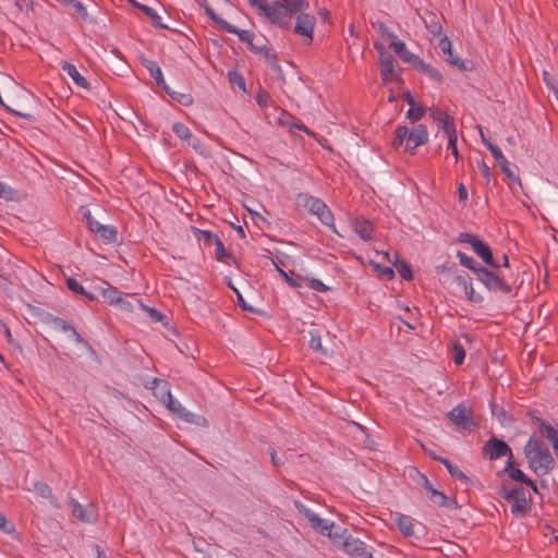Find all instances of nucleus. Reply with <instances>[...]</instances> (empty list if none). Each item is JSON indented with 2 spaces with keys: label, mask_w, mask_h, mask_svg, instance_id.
Segmentation results:
<instances>
[{
  "label": "nucleus",
  "mask_w": 558,
  "mask_h": 558,
  "mask_svg": "<svg viewBox=\"0 0 558 558\" xmlns=\"http://www.w3.org/2000/svg\"><path fill=\"white\" fill-rule=\"evenodd\" d=\"M104 284H106L108 287L96 286V287H94V290L96 292L100 293L104 296V299L111 305L112 304L116 305L122 301L120 291H118L117 288L111 287L108 282H104Z\"/></svg>",
  "instance_id": "obj_25"
},
{
  "label": "nucleus",
  "mask_w": 558,
  "mask_h": 558,
  "mask_svg": "<svg viewBox=\"0 0 558 558\" xmlns=\"http://www.w3.org/2000/svg\"><path fill=\"white\" fill-rule=\"evenodd\" d=\"M228 78L230 83L236 85L239 88L245 92V82L243 76L236 71H229Z\"/></svg>",
  "instance_id": "obj_48"
},
{
  "label": "nucleus",
  "mask_w": 558,
  "mask_h": 558,
  "mask_svg": "<svg viewBox=\"0 0 558 558\" xmlns=\"http://www.w3.org/2000/svg\"><path fill=\"white\" fill-rule=\"evenodd\" d=\"M476 279L481 281L489 291L493 292H502V293H511L512 288L507 283L504 276L498 271V269L493 270L486 267H482V269H476Z\"/></svg>",
  "instance_id": "obj_5"
},
{
  "label": "nucleus",
  "mask_w": 558,
  "mask_h": 558,
  "mask_svg": "<svg viewBox=\"0 0 558 558\" xmlns=\"http://www.w3.org/2000/svg\"><path fill=\"white\" fill-rule=\"evenodd\" d=\"M96 234L101 240L114 242L117 236V230L112 226L101 225L100 227H98V231L96 232Z\"/></svg>",
  "instance_id": "obj_34"
},
{
  "label": "nucleus",
  "mask_w": 558,
  "mask_h": 558,
  "mask_svg": "<svg viewBox=\"0 0 558 558\" xmlns=\"http://www.w3.org/2000/svg\"><path fill=\"white\" fill-rule=\"evenodd\" d=\"M34 315L37 317V319L47 326H50L51 328L56 330H61L66 332L69 329H72V326L66 323L64 319L52 315L49 312H46L41 308H36L34 312Z\"/></svg>",
  "instance_id": "obj_14"
},
{
  "label": "nucleus",
  "mask_w": 558,
  "mask_h": 558,
  "mask_svg": "<svg viewBox=\"0 0 558 558\" xmlns=\"http://www.w3.org/2000/svg\"><path fill=\"white\" fill-rule=\"evenodd\" d=\"M476 255L483 259L485 264H487L493 269H499L501 264L499 260L494 258L490 246H472ZM502 266H509V258L506 254L501 256Z\"/></svg>",
  "instance_id": "obj_18"
},
{
  "label": "nucleus",
  "mask_w": 558,
  "mask_h": 558,
  "mask_svg": "<svg viewBox=\"0 0 558 558\" xmlns=\"http://www.w3.org/2000/svg\"><path fill=\"white\" fill-rule=\"evenodd\" d=\"M35 489L44 498L51 497V488L46 483H43V482L35 483Z\"/></svg>",
  "instance_id": "obj_57"
},
{
  "label": "nucleus",
  "mask_w": 558,
  "mask_h": 558,
  "mask_svg": "<svg viewBox=\"0 0 558 558\" xmlns=\"http://www.w3.org/2000/svg\"><path fill=\"white\" fill-rule=\"evenodd\" d=\"M453 361L457 365H461L465 357V350L462 344L454 342L453 343Z\"/></svg>",
  "instance_id": "obj_44"
},
{
  "label": "nucleus",
  "mask_w": 558,
  "mask_h": 558,
  "mask_svg": "<svg viewBox=\"0 0 558 558\" xmlns=\"http://www.w3.org/2000/svg\"><path fill=\"white\" fill-rule=\"evenodd\" d=\"M464 293L470 302L482 303L484 301V298L474 291L472 283L464 289Z\"/></svg>",
  "instance_id": "obj_50"
},
{
  "label": "nucleus",
  "mask_w": 558,
  "mask_h": 558,
  "mask_svg": "<svg viewBox=\"0 0 558 558\" xmlns=\"http://www.w3.org/2000/svg\"><path fill=\"white\" fill-rule=\"evenodd\" d=\"M502 472L511 480L529 486L534 493H538L535 482L526 476L520 469L514 468L513 457H509V459H507L506 466Z\"/></svg>",
  "instance_id": "obj_15"
},
{
  "label": "nucleus",
  "mask_w": 558,
  "mask_h": 558,
  "mask_svg": "<svg viewBox=\"0 0 558 558\" xmlns=\"http://www.w3.org/2000/svg\"><path fill=\"white\" fill-rule=\"evenodd\" d=\"M500 498L511 504V512L517 517H525L531 511V499L526 498L522 486L509 488L505 482L498 492Z\"/></svg>",
  "instance_id": "obj_3"
},
{
  "label": "nucleus",
  "mask_w": 558,
  "mask_h": 558,
  "mask_svg": "<svg viewBox=\"0 0 558 558\" xmlns=\"http://www.w3.org/2000/svg\"><path fill=\"white\" fill-rule=\"evenodd\" d=\"M433 460L442 463L447 471L449 472V474L452 477L461 481L462 484L468 486L472 483L471 478L468 475H465L461 470H459L458 466L453 465L447 458H442L440 456H433Z\"/></svg>",
  "instance_id": "obj_22"
},
{
  "label": "nucleus",
  "mask_w": 558,
  "mask_h": 558,
  "mask_svg": "<svg viewBox=\"0 0 558 558\" xmlns=\"http://www.w3.org/2000/svg\"><path fill=\"white\" fill-rule=\"evenodd\" d=\"M437 47L440 50L442 57H445L452 49V44L447 36H444L439 39Z\"/></svg>",
  "instance_id": "obj_54"
},
{
  "label": "nucleus",
  "mask_w": 558,
  "mask_h": 558,
  "mask_svg": "<svg viewBox=\"0 0 558 558\" xmlns=\"http://www.w3.org/2000/svg\"><path fill=\"white\" fill-rule=\"evenodd\" d=\"M66 287L75 294L82 295L85 293V288L75 278L69 277L66 279Z\"/></svg>",
  "instance_id": "obj_49"
},
{
  "label": "nucleus",
  "mask_w": 558,
  "mask_h": 558,
  "mask_svg": "<svg viewBox=\"0 0 558 558\" xmlns=\"http://www.w3.org/2000/svg\"><path fill=\"white\" fill-rule=\"evenodd\" d=\"M296 23L294 26V33L304 37L305 44H311L313 40L314 29L316 25V19L314 15L306 13H296Z\"/></svg>",
  "instance_id": "obj_11"
},
{
  "label": "nucleus",
  "mask_w": 558,
  "mask_h": 558,
  "mask_svg": "<svg viewBox=\"0 0 558 558\" xmlns=\"http://www.w3.org/2000/svg\"><path fill=\"white\" fill-rule=\"evenodd\" d=\"M458 240H459L460 244H472V245L484 244L475 235H472V234H469V233H461Z\"/></svg>",
  "instance_id": "obj_55"
},
{
  "label": "nucleus",
  "mask_w": 558,
  "mask_h": 558,
  "mask_svg": "<svg viewBox=\"0 0 558 558\" xmlns=\"http://www.w3.org/2000/svg\"><path fill=\"white\" fill-rule=\"evenodd\" d=\"M138 8H141L146 13V15L151 19V21L155 24H157V25H159L161 27H166L165 25H162L160 23L161 17L158 15V13L154 9H151V8L147 7V5H138Z\"/></svg>",
  "instance_id": "obj_53"
},
{
  "label": "nucleus",
  "mask_w": 558,
  "mask_h": 558,
  "mask_svg": "<svg viewBox=\"0 0 558 558\" xmlns=\"http://www.w3.org/2000/svg\"><path fill=\"white\" fill-rule=\"evenodd\" d=\"M524 456L527 459L529 468L538 476L548 474L555 468V459L546 444L531 436L524 448Z\"/></svg>",
  "instance_id": "obj_1"
},
{
  "label": "nucleus",
  "mask_w": 558,
  "mask_h": 558,
  "mask_svg": "<svg viewBox=\"0 0 558 558\" xmlns=\"http://www.w3.org/2000/svg\"><path fill=\"white\" fill-rule=\"evenodd\" d=\"M304 207L312 213L313 215L317 216V218L326 226L333 228V216L327 205L320 201L319 198H316L314 196H306L304 198Z\"/></svg>",
  "instance_id": "obj_9"
},
{
  "label": "nucleus",
  "mask_w": 558,
  "mask_h": 558,
  "mask_svg": "<svg viewBox=\"0 0 558 558\" xmlns=\"http://www.w3.org/2000/svg\"><path fill=\"white\" fill-rule=\"evenodd\" d=\"M390 39L389 47L393 49V51L405 62L411 64H417L420 59L416 54L412 53L408 48L404 41L399 40L396 35L388 34Z\"/></svg>",
  "instance_id": "obj_16"
},
{
  "label": "nucleus",
  "mask_w": 558,
  "mask_h": 558,
  "mask_svg": "<svg viewBox=\"0 0 558 558\" xmlns=\"http://www.w3.org/2000/svg\"><path fill=\"white\" fill-rule=\"evenodd\" d=\"M230 288L233 289V291L235 292L236 294V303L243 310V311H246V312H252V313H259V311L255 310L254 307H252L251 305H248L246 303V301L244 300L243 295L230 283L229 284Z\"/></svg>",
  "instance_id": "obj_47"
},
{
  "label": "nucleus",
  "mask_w": 558,
  "mask_h": 558,
  "mask_svg": "<svg viewBox=\"0 0 558 558\" xmlns=\"http://www.w3.org/2000/svg\"><path fill=\"white\" fill-rule=\"evenodd\" d=\"M268 101H269V96L266 92H258V94L256 95V102L258 104L259 107L264 108L268 105Z\"/></svg>",
  "instance_id": "obj_64"
},
{
  "label": "nucleus",
  "mask_w": 558,
  "mask_h": 558,
  "mask_svg": "<svg viewBox=\"0 0 558 558\" xmlns=\"http://www.w3.org/2000/svg\"><path fill=\"white\" fill-rule=\"evenodd\" d=\"M146 68L149 71L150 75L156 80V82L159 85H163L165 84V80H163V76H162L161 69L159 68V65L156 62L148 61L147 64H146Z\"/></svg>",
  "instance_id": "obj_37"
},
{
  "label": "nucleus",
  "mask_w": 558,
  "mask_h": 558,
  "mask_svg": "<svg viewBox=\"0 0 558 558\" xmlns=\"http://www.w3.org/2000/svg\"><path fill=\"white\" fill-rule=\"evenodd\" d=\"M395 523L397 524L399 531L402 533L404 537H414V523L413 519L410 515H405L402 513L395 514Z\"/></svg>",
  "instance_id": "obj_23"
},
{
  "label": "nucleus",
  "mask_w": 558,
  "mask_h": 558,
  "mask_svg": "<svg viewBox=\"0 0 558 558\" xmlns=\"http://www.w3.org/2000/svg\"><path fill=\"white\" fill-rule=\"evenodd\" d=\"M416 476H417V484L422 485L424 489L426 490V494L429 493L430 489H433V485L427 478V476L421 472H418L416 469H414Z\"/></svg>",
  "instance_id": "obj_56"
},
{
  "label": "nucleus",
  "mask_w": 558,
  "mask_h": 558,
  "mask_svg": "<svg viewBox=\"0 0 558 558\" xmlns=\"http://www.w3.org/2000/svg\"><path fill=\"white\" fill-rule=\"evenodd\" d=\"M427 496L430 499V501L437 505L438 507H445L449 509L458 507V504L454 498H449L448 496H446L444 492H440L435 487H433V489H430L429 493H427Z\"/></svg>",
  "instance_id": "obj_21"
},
{
  "label": "nucleus",
  "mask_w": 558,
  "mask_h": 558,
  "mask_svg": "<svg viewBox=\"0 0 558 558\" xmlns=\"http://www.w3.org/2000/svg\"><path fill=\"white\" fill-rule=\"evenodd\" d=\"M62 70L65 72L72 81L81 88L88 89L89 85L87 80L77 71L76 66L69 62L62 63Z\"/></svg>",
  "instance_id": "obj_27"
},
{
  "label": "nucleus",
  "mask_w": 558,
  "mask_h": 558,
  "mask_svg": "<svg viewBox=\"0 0 558 558\" xmlns=\"http://www.w3.org/2000/svg\"><path fill=\"white\" fill-rule=\"evenodd\" d=\"M12 257L13 255L5 248V246H0V271H4V265H9Z\"/></svg>",
  "instance_id": "obj_51"
},
{
  "label": "nucleus",
  "mask_w": 558,
  "mask_h": 558,
  "mask_svg": "<svg viewBox=\"0 0 558 558\" xmlns=\"http://www.w3.org/2000/svg\"><path fill=\"white\" fill-rule=\"evenodd\" d=\"M543 81L549 90L558 85V82L550 75L548 71H543Z\"/></svg>",
  "instance_id": "obj_63"
},
{
  "label": "nucleus",
  "mask_w": 558,
  "mask_h": 558,
  "mask_svg": "<svg viewBox=\"0 0 558 558\" xmlns=\"http://www.w3.org/2000/svg\"><path fill=\"white\" fill-rule=\"evenodd\" d=\"M482 453L484 458H488L489 460H496L504 456L513 457L512 450L509 445L495 436L490 437L482 448Z\"/></svg>",
  "instance_id": "obj_7"
},
{
  "label": "nucleus",
  "mask_w": 558,
  "mask_h": 558,
  "mask_svg": "<svg viewBox=\"0 0 558 558\" xmlns=\"http://www.w3.org/2000/svg\"><path fill=\"white\" fill-rule=\"evenodd\" d=\"M539 430L542 433V436L548 439L553 447L558 445V429L548 424L545 421H541L539 423Z\"/></svg>",
  "instance_id": "obj_30"
},
{
  "label": "nucleus",
  "mask_w": 558,
  "mask_h": 558,
  "mask_svg": "<svg viewBox=\"0 0 558 558\" xmlns=\"http://www.w3.org/2000/svg\"><path fill=\"white\" fill-rule=\"evenodd\" d=\"M356 258L361 262V264L369 265L374 268V270L377 272L378 277L385 280H391L395 277V271L391 266H385L383 265L384 260H387L391 264V252H381L374 250L372 255H367L366 258L362 256H356Z\"/></svg>",
  "instance_id": "obj_4"
},
{
  "label": "nucleus",
  "mask_w": 558,
  "mask_h": 558,
  "mask_svg": "<svg viewBox=\"0 0 558 558\" xmlns=\"http://www.w3.org/2000/svg\"><path fill=\"white\" fill-rule=\"evenodd\" d=\"M202 8H204L206 14L217 24L219 25L223 19L218 16L214 9L209 5L207 0H195Z\"/></svg>",
  "instance_id": "obj_43"
},
{
  "label": "nucleus",
  "mask_w": 558,
  "mask_h": 558,
  "mask_svg": "<svg viewBox=\"0 0 558 558\" xmlns=\"http://www.w3.org/2000/svg\"><path fill=\"white\" fill-rule=\"evenodd\" d=\"M430 117L438 122L439 128L445 132L447 137L457 134L454 121L447 112L435 109L432 111Z\"/></svg>",
  "instance_id": "obj_19"
},
{
  "label": "nucleus",
  "mask_w": 558,
  "mask_h": 558,
  "mask_svg": "<svg viewBox=\"0 0 558 558\" xmlns=\"http://www.w3.org/2000/svg\"><path fill=\"white\" fill-rule=\"evenodd\" d=\"M192 238L196 242H204L206 244H221L220 240L209 230H201L195 227H191Z\"/></svg>",
  "instance_id": "obj_28"
},
{
  "label": "nucleus",
  "mask_w": 558,
  "mask_h": 558,
  "mask_svg": "<svg viewBox=\"0 0 558 558\" xmlns=\"http://www.w3.org/2000/svg\"><path fill=\"white\" fill-rule=\"evenodd\" d=\"M379 53V62L381 66V77L385 82H395L399 80V75L396 70V60L390 54L383 50L381 46L376 45Z\"/></svg>",
  "instance_id": "obj_13"
},
{
  "label": "nucleus",
  "mask_w": 558,
  "mask_h": 558,
  "mask_svg": "<svg viewBox=\"0 0 558 558\" xmlns=\"http://www.w3.org/2000/svg\"><path fill=\"white\" fill-rule=\"evenodd\" d=\"M277 123L289 125L292 129H298L307 132V128L300 121H295L289 113L282 111L280 117L277 119Z\"/></svg>",
  "instance_id": "obj_32"
},
{
  "label": "nucleus",
  "mask_w": 558,
  "mask_h": 558,
  "mask_svg": "<svg viewBox=\"0 0 558 558\" xmlns=\"http://www.w3.org/2000/svg\"><path fill=\"white\" fill-rule=\"evenodd\" d=\"M216 258L229 265L236 263L233 255L226 250V246H216Z\"/></svg>",
  "instance_id": "obj_39"
},
{
  "label": "nucleus",
  "mask_w": 558,
  "mask_h": 558,
  "mask_svg": "<svg viewBox=\"0 0 558 558\" xmlns=\"http://www.w3.org/2000/svg\"><path fill=\"white\" fill-rule=\"evenodd\" d=\"M353 230L361 241L367 242L373 240V225L364 218H356L353 222Z\"/></svg>",
  "instance_id": "obj_20"
},
{
  "label": "nucleus",
  "mask_w": 558,
  "mask_h": 558,
  "mask_svg": "<svg viewBox=\"0 0 558 558\" xmlns=\"http://www.w3.org/2000/svg\"><path fill=\"white\" fill-rule=\"evenodd\" d=\"M310 8L308 0H276L269 4L262 5L260 15L267 17L271 23L286 25L287 20L296 13H302Z\"/></svg>",
  "instance_id": "obj_2"
},
{
  "label": "nucleus",
  "mask_w": 558,
  "mask_h": 558,
  "mask_svg": "<svg viewBox=\"0 0 558 558\" xmlns=\"http://www.w3.org/2000/svg\"><path fill=\"white\" fill-rule=\"evenodd\" d=\"M279 274L291 288H301L302 287V281L304 280L302 277L293 278L288 272H286L283 269H279Z\"/></svg>",
  "instance_id": "obj_46"
},
{
  "label": "nucleus",
  "mask_w": 558,
  "mask_h": 558,
  "mask_svg": "<svg viewBox=\"0 0 558 558\" xmlns=\"http://www.w3.org/2000/svg\"><path fill=\"white\" fill-rule=\"evenodd\" d=\"M294 507L298 509V511L301 514H303L307 519L311 527L314 531L318 532L319 534L325 535L328 530L335 529V523L319 518L315 512H313L311 509H308L301 501L295 500Z\"/></svg>",
  "instance_id": "obj_8"
},
{
  "label": "nucleus",
  "mask_w": 558,
  "mask_h": 558,
  "mask_svg": "<svg viewBox=\"0 0 558 558\" xmlns=\"http://www.w3.org/2000/svg\"><path fill=\"white\" fill-rule=\"evenodd\" d=\"M447 417L454 424L459 432L472 433L478 426L473 418V411L461 403L447 413Z\"/></svg>",
  "instance_id": "obj_6"
},
{
  "label": "nucleus",
  "mask_w": 558,
  "mask_h": 558,
  "mask_svg": "<svg viewBox=\"0 0 558 558\" xmlns=\"http://www.w3.org/2000/svg\"><path fill=\"white\" fill-rule=\"evenodd\" d=\"M345 532L347 530L345 529H341V527H335V529H330L327 531V533L325 534V536H328L332 544L340 548L341 549V544L343 543V541L345 539Z\"/></svg>",
  "instance_id": "obj_33"
},
{
  "label": "nucleus",
  "mask_w": 558,
  "mask_h": 558,
  "mask_svg": "<svg viewBox=\"0 0 558 558\" xmlns=\"http://www.w3.org/2000/svg\"><path fill=\"white\" fill-rule=\"evenodd\" d=\"M428 141V132L425 125L418 124L414 126L408 136V141L405 143V149L413 151L418 146L427 143Z\"/></svg>",
  "instance_id": "obj_17"
},
{
  "label": "nucleus",
  "mask_w": 558,
  "mask_h": 558,
  "mask_svg": "<svg viewBox=\"0 0 558 558\" xmlns=\"http://www.w3.org/2000/svg\"><path fill=\"white\" fill-rule=\"evenodd\" d=\"M167 408L174 413L178 417L184 420L187 423H194L196 425H206V418L201 415H196L187 411L179 401L174 400L167 388Z\"/></svg>",
  "instance_id": "obj_10"
},
{
  "label": "nucleus",
  "mask_w": 558,
  "mask_h": 558,
  "mask_svg": "<svg viewBox=\"0 0 558 558\" xmlns=\"http://www.w3.org/2000/svg\"><path fill=\"white\" fill-rule=\"evenodd\" d=\"M409 129L407 126H398L395 132L393 146L399 147L403 144V142L408 141Z\"/></svg>",
  "instance_id": "obj_40"
},
{
  "label": "nucleus",
  "mask_w": 558,
  "mask_h": 558,
  "mask_svg": "<svg viewBox=\"0 0 558 558\" xmlns=\"http://www.w3.org/2000/svg\"><path fill=\"white\" fill-rule=\"evenodd\" d=\"M308 282H310L311 288L315 291L326 292L329 290V288L319 279L312 278V279H308Z\"/></svg>",
  "instance_id": "obj_60"
},
{
  "label": "nucleus",
  "mask_w": 558,
  "mask_h": 558,
  "mask_svg": "<svg viewBox=\"0 0 558 558\" xmlns=\"http://www.w3.org/2000/svg\"><path fill=\"white\" fill-rule=\"evenodd\" d=\"M81 210L83 220L85 221L86 226L92 232L96 233L98 231V227H100L101 223L94 219L89 209L82 208Z\"/></svg>",
  "instance_id": "obj_36"
},
{
  "label": "nucleus",
  "mask_w": 558,
  "mask_h": 558,
  "mask_svg": "<svg viewBox=\"0 0 558 558\" xmlns=\"http://www.w3.org/2000/svg\"><path fill=\"white\" fill-rule=\"evenodd\" d=\"M444 58H445V60L447 62H449L450 64H452L453 66H456V68H458L460 70H468L469 69L466 66V63L464 62V60L461 59L460 57H458L457 54H454L452 49Z\"/></svg>",
  "instance_id": "obj_42"
},
{
  "label": "nucleus",
  "mask_w": 558,
  "mask_h": 558,
  "mask_svg": "<svg viewBox=\"0 0 558 558\" xmlns=\"http://www.w3.org/2000/svg\"><path fill=\"white\" fill-rule=\"evenodd\" d=\"M487 149L490 151L495 160L499 163L504 162L506 157L504 156L502 151L493 143H487Z\"/></svg>",
  "instance_id": "obj_52"
},
{
  "label": "nucleus",
  "mask_w": 558,
  "mask_h": 558,
  "mask_svg": "<svg viewBox=\"0 0 558 558\" xmlns=\"http://www.w3.org/2000/svg\"><path fill=\"white\" fill-rule=\"evenodd\" d=\"M457 257L460 259L461 265L469 268L474 272L476 276V269H482L483 266H481L473 257L468 256L466 254L458 251Z\"/></svg>",
  "instance_id": "obj_35"
},
{
  "label": "nucleus",
  "mask_w": 558,
  "mask_h": 558,
  "mask_svg": "<svg viewBox=\"0 0 558 558\" xmlns=\"http://www.w3.org/2000/svg\"><path fill=\"white\" fill-rule=\"evenodd\" d=\"M501 171L513 182L520 183L519 177H517L513 171L510 169V165L508 160H505L504 162L499 163Z\"/></svg>",
  "instance_id": "obj_58"
},
{
  "label": "nucleus",
  "mask_w": 558,
  "mask_h": 558,
  "mask_svg": "<svg viewBox=\"0 0 558 558\" xmlns=\"http://www.w3.org/2000/svg\"><path fill=\"white\" fill-rule=\"evenodd\" d=\"M64 5L68 8L69 14L77 16L83 21L89 20L87 9L80 0H68Z\"/></svg>",
  "instance_id": "obj_29"
},
{
  "label": "nucleus",
  "mask_w": 558,
  "mask_h": 558,
  "mask_svg": "<svg viewBox=\"0 0 558 558\" xmlns=\"http://www.w3.org/2000/svg\"><path fill=\"white\" fill-rule=\"evenodd\" d=\"M424 113L425 109L423 107L414 106L407 111V118L412 122H416L424 116Z\"/></svg>",
  "instance_id": "obj_45"
},
{
  "label": "nucleus",
  "mask_w": 558,
  "mask_h": 558,
  "mask_svg": "<svg viewBox=\"0 0 558 558\" xmlns=\"http://www.w3.org/2000/svg\"><path fill=\"white\" fill-rule=\"evenodd\" d=\"M0 198L10 201V202H19L22 199V195L19 191L14 190L12 186L0 181Z\"/></svg>",
  "instance_id": "obj_31"
},
{
  "label": "nucleus",
  "mask_w": 558,
  "mask_h": 558,
  "mask_svg": "<svg viewBox=\"0 0 558 558\" xmlns=\"http://www.w3.org/2000/svg\"><path fill=\"white\" fill-rule=\"evenodd\" d=\"M310 348L317 351V352H322L323 354H326V351L323 349V345H322V339L319 336H312L311 340H310Z\"/></svg>",
  "instance_id": "obj_61"
},
{
  "label": "nucleus",
  "mask_w": 558,
  "mask_h": 558,
  "mask_svg": "<svg viewBox=\"0 0 558 558\" xmlns=\"http://www.w3.org/2000/svg\"><path fill=\"white\" fill-rule=\"evenodd\" d=\"M172 131L179 138H181L184 142H186L189 138H191V135H192V132L190 131V129L180 122H177L172 125Z\"/></svg>",
  "instance_id": "obj_38"
},
{
  "label": "nucleus",
  "mask_w": 558,
  "mask_h": 558,
  "mask_svg": "<svg viewBox=\"0 0 558 558\" xmlns=\"http://www.w3.org/2000/svg\"><path fill=\"white\" fill-rule=\"evenodd\" d=\"M219 26L230 34L238 35L239 39L243 43H247L251 49H254L253 38L254 34L251 31L239 29L227 21H221Z\"/></svg>",
  "instance_id": "obj_24"
},
{
  "label": "nucleus",
  "mask_w": 558,
  "mask_h": 558,
  "mask_svg": "<svg viewBox=\"0 0 558 558\" xmlns=\"http://www.w3.org/2000/svg\"><path fill=\"white\" fill-rule=\"evenodd\" d=\"M391 258H392L391 265L393 267H396L400 277L407 281L412 280L413 271H412L411 266L407 262L400 260L399 255L396 251H393L391 253Z\"/></svg>",
  "instance_id": "obj_26"
},
{
  "label": "nucleus",
  "mask_w": 558,
  "mask_h": 558,
  "mask_svg": "<svg viewBox=\"0 0 558 558\" xmlns=\"http://www.w3.org/2000/svg\"><path fill=\"white\" fill-rule=\"evenodd\" d=\"M186 143L193 148L195 149L196 151H198L199 154H204V148H203V144L202 142L199 141V138H197L196 136H194L193 134L191 135V138H189L186 141Z\"/></svg>",
  "instance_id": "obj_62"
},
{
  "label": "nucleus",
  "mask_w": 558,
  "mask_h": 558,
  "mask_svg": "<svg viewBox=\"0 0 558 558\" xmlns=\"http://www.w3.org/2000/svg\"><path fill=\"white\" fill-rule=\"evenodd\" d=\"M448 138V145H447V148L451 151V154L454 156L456 160L459 159V150H458V147H457V141H458V136L457 134L456 135H452V136H449L447 137Z\"/></svg>",
  "instance_id": "obj_59"
},
{
  "label": "nucleus",
  "mask_w": 558,
  "mask_h": 558,
  "mask_svg": "<svg viewBox=\"0 0 558 558\" xmlns=\"http://www.w3.org/2000/svg\"><path fill=\"white\" fill-rule=\"evenodd\" d=\"M341 549L351 558H374L367 545L360 538L348 535L341 544Z\"/></svg>",
  "instance_id": "obj_12"
},
{
  "label": "nucleus",
  "mask_w": 558,
  "mask_h": 558,
  "mask_svg": "<svg viewBox=\"0 0 558 558\" xmlns=\"http://www.w3.org/2000/svg\"><path fill=\"white\" fill-rule=\"evenodd\" d=\"M72 514L82 522H90L83 506L75 500H72Z\"/></svg>",
  "instance_id": "obj_41"
}]
</instances>
